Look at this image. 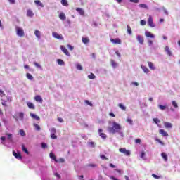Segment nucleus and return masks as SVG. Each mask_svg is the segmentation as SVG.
Listing matches in <instances>:
<instances>
[{
    "label": "nucleus",
    "instance_id": "1",
    "mask_svg": "<svg viewBox=\"0 0 180 180\" xmlns=\"http://www.w3.org/2000/svg\"><path fill=\"white\" fill-rule=\"evenodd\" d=\"M108 130L110 133H112V134H115V133H119V131L122 130V126L117 124V122H112V127H110L108 128Z\"/></svg>",
    "mask_w": 180,
    "mask_h": 180
},
{
    "label": "nucleus",
    "instance_id": "2",
    "mask_svg": "<svg viewBox=\"0 0 180 180\" xmlns=\"http://www.w3.org/2000/svg\"><path fill=\"white\" fill-rule=\"evenodd\" d=\"M16 33L20 37H23V36H25V31L23 30V28L16 27Z\"/></svg>",
    "mask_w": 180,
    "mask_h": 180
},
{
    "label": "nucleus",
    "instance_id": "3",
    "mask_svg": "<svg viewBox=\"0 0 180 180\" xmlns=\"http://www.w3.org/2000/svg\"><path fill=\"white\" fill-rule=\"evenodd\" d=\"M98 133L100 137H101L103 139V140H106V139H108V135H106V134L103 133V129H98Z\"/></svg>",
    "mask_w": 180,
    "mask_h": 180
},
{
    "label": "nucleus",
    "instance_id": "4",
    "mask_svg": "<svg viewBox=\"0 0 180 180\" xmlns=\"http://www.w3.org/2000/svg\"><path fill=\"white\" fill-rule=\"evenodd\" d=\"M148 23L150 27H155V25H154V20L151 15H150L148 19Z\"/></svg>",
    "mask_w": 180,
    "mask_h": 180
},
{
    "label": "nucleus",
    "instance_id": "5",
    "mask_svg": "<svg viewBox=\"0 0 180 180\" xmlns=\"http://www.w3.org/2000/svg\"><path fill=\"white\" fill-rule=\"evenodd\" d=\"M110 41L113 44H122V40L119 38L110 39Z\"/></svg>",
    "mask_w": 180,
    "mask_h": 180
},
{
    "label": "nucleus",
    "instance_id": "6",
    "mask_svg": "<svg viewBox=\"0 0 180 180\" xmlns=\"http://www.w3.org/2000/svg\"><path fill=\"white\" fill-rule=\"evenodd\" d=\"M120 153H122L124 154V155H130V150H126V148H120L119 149Z\"/></svg>",
    "mask_w": 180,
    "mask_h": 180
},
{
    "label": "nucleus",
    "instance_id": "7",
    "mask_svg": "<svg viewBox=\"0 0 180 180\" xmlns=\"http://www.w3.org/2000/svg\"><path fill=\"white\" fill-rule=\"evenodd\" d=\"M52 36L55 38V39H58V40H63V35H60L57 32H53L52 33Z\"/></svg>",
    "mask_w": 180,
    "mask_h": 180
},
{
    "label": "nucleus",
    "instance_id": "8",
    "mask_svg": "<svg viewBox=\"0 0 180 180\" xmlns=\"http://www.w3.org/2000/svg\"><path fill=\"white\" fill-rule=\"evenodd\" d=\"M13 155H14V157L17 158V160H22V155L20 154V153H16L15 151H13Z\"/></svg>",
    "mask_w": 180,
    "mask_h": 180
},
{
    "label": "nucleus",
    "instance_id": "9",
    "mask_svg": "<svg viewBox=\"0 0 180 180\" xmlns=\"http://www.w3.org/2000/svg\"><path fill=\"white\" fill-rule=\"evenodd\" d=\"M60 49L65 54L66 56H70V52H68V49L65 46H61Z\"/></svg>",
    "mask_w": 180,
    "mask_h": 180
},
{
    "label": "nucleus",
    "instance_id": "10",
    "mask_svg": "<svg viewBox=\"0 0 180 180\" xmlns=\"http://www.w3.org/2000/svg\"><path fill=\"white\" fill-rule=\"evenodd\" d=\"M165 51L167 53V56H169V57H171V56H172V52L169 49V46H165Z\"/></svg>",
    "mask_w": 180,
    "mask_h": 180
},
{
    "label": "nucleus",
    "instance_id": "11",
    "mask_svg": "<svg viewBox=\"0 0 180 180\" xmlns=\"http://www.w3.org/2000/svg\"><path fill=\"white\" fill-rule=\"evenodd\" d=\"M49 157L51 160L55 161L56 162H58V160H57V158H56V155L53 153H49Z\"/></svg>",
    "mask_w": 180,
    "mask_h": 180
},
{
    "label": "nucleus",
    "instance_id": "12",
    "mask_svg": "<svg viewBox=\"0 0 180 180\" xmlns=\"http://www.w3.org/2000/svg\"><path fill=\"white\" fill-rule=\"evenodd\" d=\"M136 39H137L139 43H140V44H143L144 39L143 38V37H141V35H138L136 37Z\"/></svg>",
    "mask_w": 180,
    "mask_h": 180
},
{
    "label": "nucleus",
    "instance_id": "13",
    "mask_svg": "<svg viewBox=\"0 0 180 180\" xmlns=\"http://www.w3.org/2000/svg\"><path fill=\"white\" fill-rule=\"evenodd\" d=\"M77 12H78V13H79V15H81L82 16H84V15H85V11H84V9L81 8H76Z\"/></svg>",
    "mask_w": 180,
    "mask_h": 180
},
{
    "label": "nucleus",
    "instance_id": "14",
    "mask_svg": "<svg viewBox=\"0 0 180 180\" xmlns=\"http://www.w3.org/2000/svg\"><path fill=\"white\" fill-rule=\"evenodd\" d=\"M34 99H35L36 102H39L40 103H43V98H41V96H39V95L36 96L34 97Z\"/></svg>",
    "mask_w": 180,
    "mask_h": 180
},
{
    "label": "nucleus",
    "instance_id": "15",
    "mask_svg": "<svg viewBox=\"0 0 180 180\" xmlns=\"http://www.w3.org/2000/svg\"><path fill=\"white\" fill-rule=\"evenodd\" d=\"M145 36H146V37H150V39H154L155 37L154 34L148 31H146Z\"/></svg>",
    "mask_w": 180,
    "mask_h": 180
},
{
    "label": "nucleus",
    "instance_id": "16",
    "mask_svg": "<svg viewBox=\"0 0 180 180\" xmlns=\"http://www.w3.org/2000/svg\"><path fill=\"white\" fill-rule=\"evenodd\" d=\"M159 133L162 136H164V137H168V133H167L164 129H160Z\"/></svg>",
    "mask_w": 180,
    "mask_h": 180
},
{
    "label": "nucleus",
    "instance_id": "17",
    "mask_svg": "<svg viewBox=\"0 0 180 180\" xmlns=\"http://www.w3.org/2000/svg\"><path fill=\"white\" fill-rule=\"evenodd\" d=\"M34 4H36L37 6H40L41 8H44V5H43V3H41L40 0H35Z\"/></svg>",
    "mask_w": 180,
    "mask_h": 180
},
{
    "label": "nucleus",
    "instance_id": "18",
    "mask_svg": "<svg viewBox=\"0 0 180 180\" xmlns=\"http://www.w3.org/2000/svg\"><path fill=\"white\" fill-rule=\"evenodd\" d=\"M27 105L29 109H32V110L36 109V107H34V104H33V103L27 102Z\"/></svg>",
    "mask_w": 180,
    "mask_h": 180
},
{
    "label": "nucleus",
    "instance_id": "19",
    "mask_svg": "<svg viewBox=\"0 0 180 180\" xmlns=\"http://www.w3.org/2000/svg\"><path fill=\"white\" fill-rule=\"evenodd\" d=\"M165 127H166V129H172V124H171L169 122H166L164 123Z\"/></svg>",
    "mask_w": 180,
    "mask_h": 180
},
{
    "label": "nucleus",
    "instance_id": "20",
    "mask_svg": "<svg viewBox=\"0 0 180 180\" xmlns=\"http://www.w3.org/2000/svg\"><path fill=\"white\" fill-rule=\"evenodd\" d=\"M34 15V14L33 13V11H32V10L27 11V16H28L29 18H33Z\"/></svg>",
    "mask_w": 180,
    "mask_h": 180
},
{
    "label": "nucleus",
    "instance_id": "21",
    "mask_svg": "<svg viewBox=\"0 0 180 180\" xmlns=\"http://www.w3.org/2000/svg\"><path fill=\"white\" fill-rule=\"evenodd\" d=\"M161 157L163 158L164 161H168V155L165 153H161Z\"/></svg>",
    "mask_w": 180,
    "mask_h": 180
},
{
    "label": "nucleus",
    "instance_id": "22",
    "mask_svg": "<svg viewBox=\"0 0 180 180\" xmlns=\"http://www.w3.org/2000/svg\"><path fill=\"white\" fill-rule=\"evenodd\" d=\"M59 18L61 20H65V19H67V17L65 16V14L64 13H60L59 14Z\"/></svg>",
    "mask_w": 180,
    "mask_h": 180
},
{
    "label": "nucleus",
    "instance_id": "23",
    "mask_svg": "<svg viewBox=\"0 0 180 180\" xmlns=\"http://www.w3.org/2000/svg\"><path fill=\"white\" fill-rule=\"evenodd\" d=\"M30 116L31 117H32V119H35V120H40V117H39L36 114L30 113Z\"/></svg>",
    "mask_w": 180,
    "mask_h": 180
},
{
    "label": "nucleus",
    "instance_id": "24",
    "mask_svg": "<svg viewBox=\"0 0 180 180\" xmlns=\"http://www.w3.org/2000/svg\"><path fill=\"white\" fill-rule=\"evenodd\" d=\"M148 67L150 70H155V66H154V63L152 62H148Z\"/></svg>",
    "mask_w": 180,
    "mask_h": 180
},
{
    "label": "nucleus",
    "instance_id": "25",
    "mask_svg": "<svg viewBox=\"0 0 180 180\" xmlns=\"http://www.w3.org/2000/svg\"><path fill=\"white\" fill-rule=\"evenodd\" d=\"M141 68L146 74H148V72H150V70H148L147 67L141 65Z\"/></svg>",
    "mask_w": 180,
    "mask_h": 180
},
{
    "label": "nucleus",
    "instance_id": "26",
    "mask_svg": "<svg viewBox=\"0 0 180 180\" xmlns=\"http://www.w3.org/2000/svg\"><path fill=\"white\" fill-rule=\"evenodd\" d=\"M110 63H111V65L113 68H116V67H117V63H116V61L111 59Z\"/></svg>",
    "mask_w": 180,
    "mask_h": 180
},
{
    "label": "nucleus",
    "instance_id": "27",
    "mask_svg": "<svg viewBox=\"0 0 180 180\" xmlns=\"http://www.w3.org/2000/svg\"><path fill=\"white\" fill-rule=\"evenodd\" d=\"M33 126H34L35 130H37V131H40V130L41 129L40 126L37 124H33Z\"/></svg>",
    "mask_w": 180,
    "mask_h": 180
},
{
    "label": "nucleus",
    "instance_id": "28",
    "mask_svg": "<svg viewBox=\"0 0 180 180\" xmlns=\"http://www.w3.org/2000/svg\"><path fill=\"white\" fill-rule=\"evenodd\" d=\"M82 40V43H84V44H88V43L89 42V39L86 37H83Z\"/></svg>",
    "mask_w": 180,
    "mask_h": 180
},
{
    "label": "nucleus",
    "instance_id": "29",
    "mask_svg": "<svg viewBox=\"0 0 180 180\" xmlns=\"http://www.w3.org/2000/svg\"><path fill=\"white\" fill-rule=\"evenodd\" d=\"M34 34H35L36 37H37V39H40V35H41L40 31L36 30L34 31Z\"/></svg>",
    "mask_w": 180,
    "mask_h": 180
},
{
    "label": "nucleus",
    "instance_id": "30",
    "mask_svg": "<svg viewBox=\"0 0 180 180\" xmlns=\"http://www.w3.org/2000/svg\"><path fill=\"white\" fill-rule=\"evenodd\" d=\"M60 3L63 6H68V1L67 0H61Z\"/></svg>",
    "mask_w": 180,
    "mask_h": 180
},
{
    "label": "nucleus",
    "instance_id": "31",
    "mask_svg": "<svg viewBox=\"0 0 180 180\" xmlns=\"http://www.w3.org/2000/svg\"><path fill=\"white\" fill-rule=\"evenodd\" d=\"M88 78L89 79H95L96 77L95 76V75H94V73H91L90 75H88Z\"/></svg>",
    "mask_w": 180,
    "mask_h": 180
},
{
    "label": "nucleus",
    "instance_id": "32",
    "mask_svg": "<svg viewBox=\"0 0 180 180\" xmlns=\"http://www.w3.org/2000/svg\"><path fill=\"white\" fill-rule=\"evenodd\" d=\"M26 77L28 79H30V81H32L33 79V76L30 73H27Z\"/></svg>",
    "mask_w": 180,
    "mask_h": 180
},
{
    "label": "nucleus",
    "instance_id": "33",
    "mask_svg": "<svg viewBox=\"0 0 180 180\" xmlns=\"http://www.w3.org/2000/svg\"><path fill=\"white\" fill-rule=\"evenodd\" d=\"M76 68H77V70H79V71H82V70H84L81 64H77Z\"/></svg>",
    "mask_w": 180,
    "mask_h": 180
},
{
    "label": "nucleus",
    "instance_id": "34",
    "mask_svg": "<svg viewBox=\"0 0 180 180\" xmlns=\"http://www.w3.org/2000/svg\"><path fill=\"white\" fill-rule=\"evenodd\" d=\"M158 108L160 110H165V109H167V105H159Z\"/></svg>",
    "mask_w": 180,
    "mask_h": 180
},
{
    "label": "nucleus",
    "instance_id": "35",
    "mask_svg": "<svg viewBox=\"0 0 180 180\" xmlns=\"http://www.w3.org/2000/svg\"><path fill=\"white\" fill-rule=\"evenodd\" d=\"M118 106L120 108V109H122V110H126V106H124L123 104L119 103Z\"/></svg>",
    "mask_w": 180,
    "mask_h": 180
},
{
    "label": "nucleus",
    "instance_id": "36",
    "mask_svg": "<svg viewBox=\"0 0 180 180\" xmlns=\"http://www.w3.org/2000/svg\"><path fill=\"white\" fill-rule=\"evenodd\" d=\"M22 151H24V153H25L26 154H29V150H27V148H26L25 145H22Z\"/></svg>",
    "mask_w": 180,
    "mask_h": 180
},
{
    "label": "nucleus",
    "instance_id": "37",
    "mask_svg": "<svg viewBox=\"0 0 180 180\" xmlns=\"http://www.w3.org/2000/svg\"><path fill=\"white\" fill-rule=\"evenodd\" d=\"M18 116H19L20 120H23V117H25V114L23 112H19Z\"/></svg>",
    "mask_w": 180,
    "mask_h": 180
},
{
    "label": "nucleus",
    "instance_id": "38",
    "mask_svg": "<svg viewBox=\"0 0 180 180\" xmlns=\"http://www.w3.org/2000/svg\"><path fill=\"white\" fill-rule=\"evenodd\" d=\"M139 8H144L145 9H148V6H147V4H139Z\"/></svg>",
    "mask_w": 180,
    "mask_h": 180
},
{
    "label": "nucleus",
    "instance_id": "39",
    "mask_svg": "<svg viewBox=\"0 0 180 180\" xmlns=\"http://www.w3.org/2000/svg\"><path fill=\"white\" fill-rule=\"evenodd\" d=\"M153 120L156 124H158V123H161V121L158 118H153Z\"/></svg>",
    "mask_w": 180,
    "mask_h": 180
},
{
    "label": "nucleus",
    "instance_id": "40",
    "mask_svg": "<svg viewBox=\"0 0 180 180\" xmlns=\"http://www.w3.org/2000/svg\"><path fill=\"white\" fill-rule=\"evenodd\" d=\"M127 33H129V34H132V31H131V27H130V26L127 25Z\"/></svg>",
    "mask_w": 180,
    "mask_h": 180
},
{
    "label": "nucleus",
    "instance_id": "41",
    "mask_svg": "<svg viewBox=\"0 0 180 180\" xmlns=\"http://www.w3.org/2000/svg\"><path fill=\"white\" fill-rule=\"evenodd\" d=\"M58 64L59 65H64V61L63 60H61V59H58Z\"/></svg>",
    "mask_w": 180,
    "mask_h": 180
},
{
    "label": "nucleus",
    "instance_id": "42",
    "mask_svg": "<svg viewBox=\"0 0 180 180\" xmlns=\"http://www.w3.org/2000/svg\"><path fill=\"white\" fill-rule=\"evenodd\" d=\"M172 106H174V108H178V103H176V101H173L172 102Z\"/></svg>",
    "mask_w": 180,
    "mask_h": 180
},
{
    "label": "nucleus",
    "instance_id": "43",
    "mask_svg": "<svg viewBox=\"0 0 180 180\" xmlns=\"http://www.w3.org/2000/svg\"><path fill=\"white\" fill-rule=\"evenodd\" d=\"M140 157H141V158H142L143 160H144V157H146V152L142 151V152L141 153Z\"/></svg>",
    "mask_w": 180,
    "mask_h": 180
},
{
    "label": "nucleus",
    "instance_id": "44",
    "mask_svg": "<svg viewBox=\"0 0 180 180\" xmlns=\"http://www.w3.org/2000/svg\"><path fill=\"white\" fill-rule=\"evenodd\" d=\"M6 136H8V140L12 141V134H6Z\"/></svg>",
    "mask_w": 180,
    "mask_h": 180
},
{
    "label": "nucleus",
    "instance_id": "45",
    "mask_svg": "<svg viewBox=\"0 0 180 180\" xmlns=\"http://www.w3.org/2000/svg\"><path fill=\"white\" fill-rule=\"evenodd\" d=\"M50 132L51 134H56V128H51L50 129Z\"/></svg>",
    "mask_w": 180,
    "mask_h": 180
},
{
    "label": "nucleus",
    "instance_id": "46",
    "mask_svg": "<svg viewBox=\"0 0 180 180\" xmlns=\"http://www.w3.org/2000/svg\"><path fill=\"white\" fill-rule=\"evenodd\" d=\"M51 138L53 139V140H57V136L56 135V134H51Z\"/></svg>",
    "mask_w": 180,
    "mask_h": 180
},
{
    "label": "nucleus",
    "instance_id": "47",
    "mask_svg": "<svg viewBox=\"0 0 180 180\" xmlns=\"http://www.w3.org/2000/svg\"><path fill=\"white\" fill-rule=\"evenodd\" d=\"M101 160H105L106 161H108V160H109L106 156H105V155H100Z\"/></svg>",
    "mask_w": 180,
    "mask_h": 180
},
{
    "label": "nucleus",
    "instance_id": "48",
    "mask_svg": "<svg viewBox=\"0 0 180 180\" xmlns=\"http://www.w3.org/2000/svg\"><path fill=\"white\" fill-rule=\"evenodd\" d=\"M152 176H153V178H155V179H160V178H161L160 176H158L157 174H152Z\"/></svg>",
    "mask_w": 180,
    "mask_h": 180
},
{
    "label": "nucleus",
    "instance_id": "49",
    "mask_svg": "<svg viewBox=\"0 0 180 180\" xmlns=\"http://www.w3.org/2000/svg\"><path fill=\"white\" fill-rule=\"evenodd\" d=\"M135 143H136V144H141V139H135Z\"/></svg>",
    "mask_w": 180,
    "mask_h": 180
},
{
    "label": "nucleus",
    "instance_id": "50",
    "mask_svg": "<svg viewBox=\"0 0 180 180\" xmlns=\"http://www.w3.org/2000/svg\"><path fill=\"white\" fill-rule=\"evenodd\" d=\"M20 136H26V133H25V131L23 129L20 130Z\"/></svg>",
    "mask_w": 180,
    "mask_h": 180
},
{
    "label": "nucleus",
    "instance_id": "51",
    "mask_svg": "<svg viewBox=\"0 0 180 180\" xmlns=\"http://www.w3.org/2000/svg\"><path fill=\"white\" fill-rule=\"evenodd\" d=\"M127 123H129L131 125L133 124V120H131L130 118L127 119Z\"/></svg>",
    "mask_w": 180,
    "mask_h": 180
},
{
    "label": "nucleus",
    "instance_id": "52",
    "mask_svg": "<svg viewBox=\"0 0 180 180\" xmlns=\"http://www.w3.org/2000/svg\"><path fill=\"white\" fill-rule=\"evenodd\" d=\"M140 23H141V26H146V22L144 20H141Z\"/></svg>",
    "mask_w": 180,
    "mask_h": 180
},
{
    "label": "nucleus",
    "instance_id": "53",
    "mask_svg": "<svg viewBox=\"0 0 180 180\" xmlns=\"http://www.w3.org/2000/svg\"><path fill=\"white\" fill-rule=\"evenodd\" d=\"M34 65H35V67H37V68H41L40 64L37 63V62H34Z\"/></svg>",
    "mask_w": 180,
    "mask_h": 180
},
{
    "label": "nucleus",
    "instance_id": "54",
    "mask_svg": "<svg viewBox=\"0 0 180 180\" xmlns=\"http://www.w3.org/2000/svg\"><path fill=\"white\" fill-rule=\"evenodd\" d=\"M85 103H86V105H89V106H93L92 103L88 100L85 101Z\"/></svg>",
    "mask_w": 180,
    "mask_h": 180
},
{
    "label": "nucleus",
    "instance_id": "55",
    "mask_svg": "<svg viewBox=\"0 0 180 180\" xmlns=\"http://www.w3.org/2000/svg\"><path fill=\"white\" fill-rule=\"evenodd\" d=\"M68 47L69 50H70L71 51H72V50H74V46H72L70 44L68 45Z\"/></svg>",
    "mask_w": 180,
    "mask_h": 180
},
{
    "label": "nucleus",
    "instance_id": "56",
    "mask_svg": "<svg viewBox=\"0 0 180 180\" xmlns=\"http://www.w3.org/2000/svg\"><path fill=\"white\" fill-rule=\"evenodd\" d=\"M58 120L60 123H64V120L61 117H58Z\"/></svg>",
    "mask_w": 180,
    "mask_h": 180
},
{
    "label": "nucleus",
    "instance_id": "57",
    "mask_svg": "<svg viewBox=\"0 0 180 180\" xmlns=\"http://www.w3.org/2000/svg\"><path fill=\"white\" fill-rule=\"evenodd\" d=\"M156 141H158V143H160V144H161L162 146H164V142H162L160 139H156Z\"/></svg>",
    "mask_w": 180,
    "mask_h": 180
},
{
    "label": "nucleus",
    "instance_id": "58",
    "mask_svg": "<svg viewBox=\"0 0 180 180\" xmlns=\"http://www.w3.org/2000/svg\"><path fill=\"white\" fill-rule=\"evenodd\" d=\"M130 2H133L134 4H139V0H129Z\"/></svg>",
    "mask_w": 180,
    "mask_h": 180
},
{
    "label": "nucleus",
    "instance_id": "59",
    "mask_svg": "<svg viewBox=\"0 0 180 180\" xmlns=\"http://www.w3.org/2000/svg\"><path fill=\"white\" fill-rule=\"evenodd\" d=\"M0 96H5V93L4 92V91L0 90Z\"/></svg>",
    "mask_w": 180,
    "mask_h": 180
},
{
    "label": "nucleus",
    "instance_id": "60",
    "mask_svg": "<svg viewBox=\"0 0 180 180\" xmlns=\"http://www.w3.org/2000/svg\"><path fill=\"white\" fill-rule=\"evenodd\" d=\"M41 147H42V148H46V147H47V144H46L44 143H41Z\"/></svg>",
    "mask_w": 180,
    "mask_h": 180
},
{
    "label": "nucleus",
    "instance_id": "61",
    "mask_svg": "<svg viewBox=\"0 0 180 180\" xmlns=\"http://www.w3.org/2000/svg\"><path fill=\"white\" fill-rule=\"evenodd\" d=\"M88 167H92L93 168H95V167H96V165H95V164H89V165H88Z\"/></svg>",
    "mask_w": 180,
    "mask_h": 180
},
{
    "label": "nucleus",
    "instance_id": "62",
    "mask_svg": "<svg viewBox=\"0 0 180 180\" xmlns=\"http://www.w3.org/2000/svg\"><path fill=\"white\" fill-rule=\"evenodd\" d=\"M109 166L111 167V168H116V165L112 164V163H110Z\"/></svg>",
    "mask_w": 180,
    "mask_h": 180
},
{
    "label": "nucleus",
    "instance_id": "63",
    "mask_svg": "<svg viewBox=\"0 0 180 180\" xmlns=\"http://www.w3.org/2000/svg\"><path fill=\"white\" fill-rule=\"evenodd\" d=\"M10 4H15L16 1L15 0H8Z\"/></svg>",
    "mask_w": 180,
    "mask_h": 180
},
{
    "label": "nucleus",
    "instance_id": "64",
    "mask_svg": "<svg viewBox=\"0 0 180 180\" xmlns=\"http://www.w3.org/2000/svg\"><path fill=\"white\" fill-rule=\"evenodd\" d=\"M64 161L63 158H60L59 160H58V162H64Z\"/></svg>",
    "mask_w": 180,
    "mask_h": 180
}]
</instances>
